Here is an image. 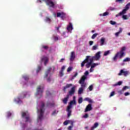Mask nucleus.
<instances>
[{
  "label": "nucleus",
  "mask_w": 130,
  "mask_h": 130,
  "mask_svg": "<svg viewBox=\"0 0 130 130\" xmlns=\"http://www.w3.org/2000/svg\"><path fill=\"white\" fill-rule=\"evenodd\" d=\"M45 2L48 5V6H50V7H51L52 8H53V7H54V3H53L51 1L48 0V1Z\"/></svg>",
  "instance_id": "a211bd4d"
},
{
  "label": "nucleus",
  "mask_w": 130,
  "mask_h": 130,
  "mask_svg": "<svg viewBox=\"0 0 130 130\" xmlns=\"http://www.w3.org/2000/svg\"><path fill=\"white\" fill-rule=\"evenodd\" d=\"M129 6H130V3H128L125 6V8L120 12L119 14L116 15V17H117L119 16H122V15H124L129 10Z\"/></svg>",
  "instance_id": "7ed1b4c3"
},
{
  "label": "nucleus",
  "mask_w": 130,
  "mask_h": 130,
  "mask_svg": "<svg viewBox=\"0 0 130 130\" xmlns=\"http://www.w3.org/2000/svg\"><path fill=\"white\" fill-rule=\"evenodd\" d=\"M73 86L72 84H67L66 86L63 87V91H67V89L70 88Z\"/></svg>",
  "instance_id": "4be33fe9"
},
{
  "label": "nucleus",
  "mask_w": 130,
  "mask_h": 130,
  "mask_svg": "<svg viewBox=\"0 0 130 130\" xmlns=\"http://www.w3.org/2000/svg\"><path fill=\"white\" fill-rule=\"evenodd\" d=\"M86 79H87V77L85 75L83 76L79 80V83H85V80H86Z\"/></svg>",
  "instance_id": "6ab92c4d"
},
{
  "label": "nucleus",
  "mask_w": 130,
  "mask_h": 130,
  "mask_svg": "<svg viewBox=\"0 0 130 130\" xmlns=\"http://www.w3.org/2000/svg\"><path fill=\"white\" fill-rule=\"evenodd\" d=\"M54 114H56V110H55L52 113V115H54Z\"/></svg>",
  "instance_id": "e2e57ef3"
},
{
  "label": "nucleus",
  "mask_w": 130,
  "mask_h": 130,
  "mask_svg": "<svg viewBox=\"0 0 130 130\" xmlns=\"http://www.w3.org/2000/svg\"><path fill=\"white\" fill-rule=\"evenodd\" d=\"M93 43H94V42L93 41H90L89 42V44L91 46V45H93Z\"/></svg>",
  "instance_id": "13d9d810"
},
{
  "label": "nucleus",
  "mask_w": 130,
  "mask_h": 130,
  "mask_svg": "<svg viewBox=\"0 0 130 130\" xmlns=\"http://www.w3.org/2000/svg\"><path fill=\"white\" fill-rule=\"evenodd\" d=\"M59 74L60 77H62L63 76V71L60 70Z\"/></svg>",
  "instance_id": "864d4df0"
},
{
  "label": "nucleus",
  "mask_w": 130,
  "mask_h": 130,
  "mask_svg": "<svg viewBox=\"0 0 130 130\" xmlns=\"http://www.w3.org/2000/svg\"><path fill=\"white\" fill-rule=\"evenodd\" d=\"M50 71H51V68H49L48 70L46 72L44 78H47L48 77V75L50 74Z\"/></svg>",
  "instance_id": "aec40b11"
},
{
  "label": "nucleus",
  "mask_w": 130,
  "mask_h": 130,
  "mask_svg": "<svg viewBox=\"0 0 130 130\" xmlns=\"http://www.w3.org/2000/svg\"><path fill=\"white\" fill-rule=\"evenodd\" d=\"M125 49H126L125 47H123L121 48V50L120 51L121 52H124L123 51H125Z\"/></svg>",
  "instance_id": "3c124183"
},
{
  "label": "nucleus",
  "mask_w": 130,
  "mask_h": 130,
  "mask_svg": "<svg viewBox=\"0 0 130 130\" xmlns=\"http://www.w3.org/2000/svg\"><path fill=\"white\" fill-rule=\"evenodd\" d=\"M72 70H73V67H69L68 69H67V72L68 73H70V72H72Z\"/></svg>",
  "instance_id": "ea45409f"
},
{
  "label": "nucleus",
  "mask_w": 130,
  "mask_h": 130,
  "mask_svg": "<svg viewBox=\"0 0 130 130\" xmlns=\"http://www.w3.org/2000/svg\"><path fill=\"white\" fill-rule=\"evenodd\" d=\"M60 17L61 18H64V17H66V14H64L63 12H61Z\"/></svg>",
  "instance_id": "5fc2aeb1"
},
{
  "label": "nucleus",
  "mask_w": 130,
  "mask_h": 130,
  "mask_svg": "<svg viewBox=\"0 0 130 130\" xmlns=\"http://www.w3.org/2000/svg\"><path fill=\"white\" fill-rule=\"evenodd\" d=\"M89 99H90V98H85L84 99V101H87L88 102Z\"/></svg>",
  "instance_id": "052dcab7"
},
{
  "label": "nucleus",
  "mask_w": 130,
  "mask_h": 130,
  "mask_svg": "<svg viewBox=\"0 0 130 130\" xmlns=\"http://www.w3.org/2000/svg\"><path fill=\"white\" fill-rule=\"evenodd\" d=\"M114 95H115V91H113L112 92H111L110 97H112V96H114Z\"/></svg>",
  "instance_id": "603ef678"
},
{
  "label": "nucleus",
  "mask_w": 130,
  "mask_h": 130,
  "mask_svg": "<svg viewBox=\"0 0 130 130\" xmlns=\"http://www.w3.org/2000/svg\"><path fill=\"white\" fill-rule=\"evenodd\" d=\"M88 102L89 103H93V101H92L91 99H89V100H88Z\"/></svg>",
  "instance_id": "774afa93"
},
{
  "label": "nucleus",
  "mask_w": 130,
  "mask_h": 130,
  "mask_svg": "<svg viewBox=\"0 0 130 130\" xmlns=\"http://www.w3.org/2000/svg\"><path fill=\"white\" fill-rule=\"evenodd\" d=\"M119 31L116 32L115 35V36H116V37H118L119 36V34H120V33H121L122 32V29L121 28H119Z\"/></svg>",
  "instance_id": "b1692460"
},
{
  "label": "nucleus",
  "mask_w": 130,
  "mask_h": 130,
  "mask_svg": "<svg viewBox=\"0 0 130 130\" xmlns=\"http://www.w3.org/2000/svg\"><path fill=\"white\" fill-rule=\"evenodd\" d=\"M17 102V104H21V103H22V101H21V100L19 98H18Z\"/></svg>",
  "instance_id": "a18cd8bd"
},
{
  "label": "nucleus",
  "mask_w": 130,
  "mask_h": 130,
  "mask_svg": "<svg viewBox=\"0 0 130 130\" xmlns=\"http://www.w3.org/2000/svg\"><path fill=\"white\" fill-rule=\"evenodd\" d=\"M93 109V107H92V104H89L85 109V112H88V111H91Z\"/></svg>",
  "instance_id": "1a4fd4ad"
},
{
  "label": "nucleus",
  "mask_w": 130,
  "mask_h": 130,
  "mask_svg": "<svg viewBox=\"0 0 130 130\" xmlns=\"http://www.w3.org/2000/svg\"><path fill=\"white\" fill-rule=\"evenodd\" d=\"M83 117L84 118H88V117H89V115L86 113L83 116Z\"/></svg>",
  "instance_id": "6e6d98bb"
},
{
  "label": "nucleus",
  "mask_w": 130,
  "mask_h": 130,
  "mask_svg": "<svg viewBox=\"0 0 130 130\" xmlns=\"http://www.w3.org/2000/svg\"><path fill=\"white\" fill-rule=\"evenodd\" d=\"M118 55V57H119V58L121 59L122 58V57H123V56H124V52H121L120 51L119 52H118L116 53Z\"/></svg>",
  "instance_id": "4468645a"
},
{
  "label": "nucleus",
  "mask_w": 130,
  "mask_h": 130,
  "mask_svg": "<svg viewBox=\"0 0 130 130\" xmlns=\"http://www.w3.org/2000/svg\"><path fill=\"white\" fill-rule=\"evenodd\" d=\"M81 84V87L82 89H85L86 88V83L85 82H82V83H79Z\"/></svg>",
  "instance_id": "c85d7f7f"
},
{
  "label": "nucleus",
  "mask_w": 130,
  "mask_h": 130,
  "mask_svg": "<svg viewBox=\"0 0 130 130\" xmlns=\"http://www.w3.org/2000/svg\"><path fill=\"white\" fill-rule=\"evenodd\" d=\"M123 62H125L126 61H130V58L126 57L123 60Z\"/></svg>",
  "instance_id": "4c0bfd02"
},
{
  "label": "nucleus",
  "mask_w": 130,
  "mask_h": 130,
  "mask_svg": "<svg viewBox=\"0 0 130 130\" xmlns=\"http://www.w3.org/2000/svg\"><path fill=\"white\" fill-rule=\"evenodd\" d=\"M101 51H99L97 53H96V54H95V56H93L94 58V60H99V59L101 58Z\"/></svg>",
  "instance_id": "0eeeda50"
},
{
  "label": "nucleus",
  "mask_w": 130,
  "mask_h": 130,
  "mask_svg": "<svg viewBox=\"0 0 130 130\" xmlns=\"http://www.w3.org/2000/svg\"><path fill=\"white\" fill-rule=\"evenodd\" d=\"M75 92H76V87L75 86L72 87L71 90L69 92V95H74L75 94Z\"/></svg>",
  "instance_id": "f8f14e48"
},
{
  "label": "nucleus",
  "mask_w": 130,
  "mask_h": 130,
  "mask_svg": "<svg viewBox=\"0 0 130 130\" xmlns=\"http://www.w3.org/2000/svg\"><path fill=\"white\" fill-rule=\"evenodd\" d=\"M41 61L42 62V61H44V64L45 66H47V62H48V57L43 56L41 58Z\"/></svg>",
  "instance_id": "6e6552de"
},
{
  "label": "nucleus",
  "mask_w": 130,
  "mask_h": 130,
  "mask_svg": "<svg viewBox=\"0 0 130 130\" xmlns=\"http://www.w3.org/2000/svg\"><path fill=\"white\" fill-rule=\"evenodd\" d=\"M122 84V81H119L116 84H114V86H120Z\"/></svg>",
  "instance_id": "cd10ccee"
},
{
  "label": "nucleus",
  "mask_w": 130,
  "mask_h": 130,
  "mask_svg": "<svg viewBox=\"0 0 130 130\" xmlns=\"http://www.w3.org/2000/svg\"><path fill=\"white\" fill-rule=\"evenodd\" d=\"M64 69H66V67L64 66H62L61 71L63 72L64 71Z\"/></svg>",
  "instance_id": "338daca9"
},
{
  "label": "nucleus",
  "mask_w": 130,
  "mask_h": 130,
  "mask_svg": "<svg viewBox=\"0 0 130 130\" xmlns=\"http://www.w3.org/2000/svg\"><path fill=\"white\" fill-rule=\"evenodd\" d=\"M98 36V34L95 33L92 36H91V39H95Z\"/></svg>",
  "instance_id": "2f4dec72"
},
{
  "label": "nucleus",
  "mask_w": 130,
  "mask_h": 130,
  "mask_svg": "<svg viewBox=\"0 0 130 130\" xmlns=\"http://www.w3.org/2000/svg\"><path fill=\"white\" fill-rule=\"evenodd\" d=\"M118 57V56L117 54H116L115 55V56H114V57L113 58V60L114 61H117V58Z\"/></svg>",
  "instance_id": "bb28decb"
},
{
  "label": "nucleus",
  "mask_w": 130,
  "mask_h": 130,
  "mask_svg": "<svg viewBox=\"0 0 130 130\" xmlns=\"http://www.w3.org/2000/svg\"><path fill=\"white\" fill-rule=\"evenodd\" d=\"M128 95H129V92H126L124 93V95L125 96H128Z\"/></svg>",
  "instance_id": "69168bd1"
},
{
  "label": "nucleus",
  "mask_w": 130,
  "mask_h": 130,
  "mask_svg": "<svg viewBox=\"0 0 130 130\" xmlns=\"http://www.w3.org/2000/svg\"><path fill=\"white\" fill-rule=\"evenodd\" d=\"M99 64H98V63H91L90 67L91 68L94 69V68H95V67H97V66H99Z\"/></svg>",
  "instance_id": "a878e982"
},
{
  "label": "nucleus",
  "mask_w": 130,
  "mask_h": 130,
  "mask_svg": "<svg viewBox=\"0 0 130 130\" xmlns=\"http://www.w3.org/2000/svg\"><path fill=\"white\" fill-rule=\"evenodd\" d=\"M99 125V124L98 122H95L93 125L91 127V130H94L95 128H97V127Z\"/></svg>",
  "instance_id": "5701e85b"
},
{
  "label": "nucleus",
  "mask_w": 130,
  "mask_h": 130,
  "mask_svg": "<svg viewBox=\"0 0 130 130\" xmlns=\"http://www.w3.org/2000/svg\"><path fill=\"white\" fill-rule=\"evenodd\" d=\"M71 108L69 109V107H67V111L68 112V117H70L71 115H72V110H71Z\"/></svg>",
  "instance_id": "412c9836"
},
{
  "label": "nucleus",
  "mask_w": 130,
  "mask_h": 130,
  "mask_svg": "<svg viewBox=\"0 0 130 130\" xmlns=\"http://www.w3.org/2000/svg\"><path fill=\"white\" fill-rule=\"evenodd\" d=\"M124 92V91L122 89V90H118V94H119L120 95H122V94H123Z\"/></svg>",
  "instance_id": "a19ab883"
},
{
  "label": "nucleus",
  "mask_w": 130,
  "mask_h": 130,
  "mask_svg": "<svg viewBox=\"0 0 130 130\" xmlns=\"http://www.w3.org/2000/svg\"><path fill=\"white\" fill-rule=\"evenodd\" d=\"M73 122H71V125H70L68 127L69 130H72V128H73Z\"/></svg>",
  "instance_id": "de8ad7c7"
},
{
  "label": "nucleus",
  "mask_w": 130,
  "mask_h": 130,
  "mask_svg": "<svg viewBox=\"0 0 130 130\" xmlns=\"http://www.w3.org/2000/svg\"><path fill=\"white\" fill-rule=\"evenodd\" d=\"M83 91H84V88H82L81 87L79 88L78 93V95H81V94H82V93H83Z\"/></svg>",
  "instance_id": "393cba45"
},
{
  "label": "nucleus",
  "mask_w": 130,
  "mask_h": 130,
  "mask_svg": "<svg viewBox=\"0 0 130 130\" xmlns=\"http://www.w3.org/2000/svg\"><path fill=\"white\" fill-rule=\"evenodd\" d=\"M90 56H86L85 60L81 63V68H84L85 67V63L87 69H89L91 67V64L93 63V60H94V57L92 58Z\"/></svg>",
  "instance_id": "f257e3e1"
},
{
  "label": "nucleus",
  "mask_w": 130,
  "mask_h": 130,
  "mask_svg": "<svg viewBox=\"0 0 130 130\" xmlns=\"http://www.w3.org/2000/svg\"><path fill=\"white\" fill-rule=\"evenodd\" d=\"M67 30L68 32H71V33H72V31L73 30V24L72 23H69V25L67 26Z\"/></svg>",
  "instance_id": "ddd939ff"
},
{
  "label": "nucleus",
  "mask_w": 130,
  "mask_h": 130,
  "mask_svg": "<svg viewBox=\"0 0 130 130\" xmlns=\"http://www.w3.org/2000/svg\"><path fill=\"white\" fill-rule=\"evenodd\" d=\"M46 20V22H49V23H50V22L51 21V20L48 17H47L46 18V20Z\"/></svg>",
  "instance_id": "c03bdc74"
},
{
  "label": "nucleus",
  "mask_w": 130,
  "mask_h": 130,
  "mask_svg": "<svg viewBox=\"0 0 130 130\" xmlns=\"http://www.w3.org/2000/svg\"><path fill=\"white\" fill-rule=\"evenodd\" d=\"M98 49V44H96L92 47V50H96Z\"/></svg>",
  "instance_id": "7c9ffc66"
},
{
  "label": "nucleus",
  "mask_w": 130,
  "mask_h": 130,
  "mask_svg": "<svg viewBox=\"0 0 130 130\" xmlns=\"http://www.w3.org/2000/svg\"><path fill=\"white\" fill-rule=\"evenodd\" d=\"M93 71H94V69L93 68H91V67L89 70L90 73H93Z\"/></svg>",
  "instance_id": "680f3d73"
},
{
  "label": "nucleus",
  "mask_w": 130,
  "mask_h": 130,
  "mask_svg": "<svg viewBox=\"0 0 130 130\" xmlns=\"http://www.w3.org/2000/svg\"><path fill=\"white\" fill-rule=\"evenodd\" d=\"M60 25H59L58 27H56L57 31L58 32L59 31V28H60Z\"/></svg>",
  "instance_id": "0e129e2a"
},
{
  "label": "nucleus",
  "mask_w": 130,
  "mask_h": 130,
  "mask_svg": "<svg viewBox=\"0 0 130 130\" xmlns=\"http://www.w3.org/2000/svg\"><path fill=\"white\" fill-rule=\"evenodd\" d=\"M127 89H129V87L127 86H124L122 89L124 91Z\"/></svg>",
  "instance_id": "37998d69"
},
{
  "label": "nucleus",
  "mask_w": 130,
  "mask_h": 130,
  "mask_svg": "<svg viewBox=\"0 0 130 130\" xmlns=\"http://www.w3.org/2000/svg\"><path fill=\"white\" fill-rule=\"evenodd\" d=\"M109 53H110V51H109V50L106 51L104 53V56H106L108 55V54H109Z\"/></svg>",
  "instance_id": "72a5a7b5"
},
{
  "label": "nucleus",
  "mask_w": 130,
  "mask_h": 130,
  "mask_svg": "<svg viewBox=\"0 0 130 130\" xmlns=\"http://www.w3.org/2000/svg\"><path fill=\"white\" fill-rule=\"evenodd\" d=\"M76 55H75V52H71L70 60L73 61Z\"/></svg>",
  "instance_id": "dca6fc26"
},
{
  "label": "nucleus",
  "mask_w": 130,
  "mask_h": 130,
  "mask_svg": "<svg viewBox=\"0 0 130 130\" xmlns=\"http://www.w3.org/2000/svg\"><path fill=\"white\" fill-rule=\"evenodd\" d=\"M109 15V12H106L103 14V17H106V16H108Z\"/></svg>",
  "instance_id": "58836bf2"
},
{
  "label": "nucleus",
  "mask_w": 130,
  "mask_h": 130,
  "mask_svg": "<svg viewBox=\"0 0 130 130\" xmlns=\"http://www.w3.org/2000/svg\"><path fill=\"white\" fill-rule=\"evenodd\" d=\"M106 39L104 37H102L100 39V45L101 46H103L106 44V42H105Z\"/></svg>",
  "instance_id": "9b49d317"
},
{
  "label": "nucleus",
  "mask_w": 130,
  "mask_h": 130,
  "mask_svg": "<svg viewBox=\"0 0 130 130\" xmlns=\"http://www.w3.org/2000/svg\"><path fill=\"white\" fill-rule=\"evenodd\" d=\"M61 16V13L60 12H58L57 13V17H59Z\"/></svg>",
  "instance_id": "4d7b16f0"
},
{
  "label": "nucleus",
  "mask_w": 130,
  "mask_h": 130,
  "mask_svg": "<svg viewBox=\"0 0 130 130\" xmlns=\"http://www.w3.org/2000/svg\"><path fill=\"white\" fill-rule=\"evenodd\" d=\"M70 123V120H66L63 122V125H68Z\"/></svg>",
  "instance_id": "79ce46f5"
},
{
  "label": "nucleus",
  "mask_w": 130,
  "mask_h": 130,
  "mask_svg": "<svg viewBox=\"0 0 130 130\" xmlns=\"http://www.w3.org/2000/svg\"><path fill=\"white\" fill-rule=\"evenodd\" d=\"M22 117H25V121H29V120H30V116H29V113H28V112H23L22 114Z\"/></svg>",
  "instance_id": "423d86ee"
},
{
  "label": "nucleus",
  "mask_w": 130,
  "mask_h": 130,
  "mask_svg": "<svg viewBox=\"0 0 130 130\" xmlns=\"http://www.w3.org/2000/svg\"><path fill=\"white\" fill-rule=\"evenodd\" d=\"M129 71L121 70L118 75V76H124V77H127L128 76V75H129Z\"/></svg>",
  "instance_id": "20e7f679"
},
{
  "label": "nucleus",
  "mask_w": 130,
  "mask_h": 130,
  "mask_svg": "<svg viewBox=\"0 0 130 130\" xmlns=\"http://www.w3.org/2000/svg\"><path fill=\"white\" fill-rule=\"evenodd\" d=\"M42 48H43V49H45V50H47L49 47L48 46L43 45L42 46Z\"/></svg>",
  "instance_id": "f704fd0d"
},
{
  "label": "nucleus",
  "mask_w": 130,
  "mask_h": 130,
  "mask_svg": "<svg viewBox=\"0 0 130 130\" xmlns=\"http://www.w3.org/2000/svg\"><path fill=\"white\" fill-rule=\"evenodd\" d=\"M55 105L54 102H48L47 103V107H54Z\"/></svg>",
  "instance_id": "f3484780"
},
{
  "label": "nucleus",
  "mask_w": 130,
  "mask_h": 130,
  "mask_svg": "<svg viewBox=\"0 0 130 130\" xmlns=\"http://www.w3.org/2000/svg\"><path fill=\"white\" fill-rule=\"evenodd\" d=\"M70 98V95L67 94V96L64 98L62 102L64 104H68V101H69V99Z\"/></svg>",
  "instance_id": "2eb2a0df"
},
{
  "label": "nucleus",
  "mask_w": 130,
  "mask_h": 130,
  "mask_svg": "<svg viewBox=\"0 0 130 130\" xmlns=\"http://www.w3.org/2000/svg\"><path fill=\"white\" fill-rule=\"evenodd\" d=\"M76 104H77L76 100L71 101L69 103V105L67 107L70 109V108H72L73 105H76Z\"/></svg>",
  "instance_id": "9d476101"
},
{
  "label": "nucleus",
  "mask_w": 130,
  "mask_h": 130,
  "mask_svg": "<svg viewBox=\"0 0 130 130\" xmlns=\"http://www.w3.org/2000/svg\"><path fill=\"white\" fill-rule=\"evenodd\" d=\"M88 89L90 91H93V89H94V86H93V84L90 85L89 86Z\"/></svg>",
  "instance_id": "473e14b6"
},
{
  "label": "nucleus",
  "mask_w": 130,
  "mask_h": 130,
  "mask_svg": "<svg viewBox=\"0 0 130 130\" xmlns=\"http://www.w3.org/2000/svg\"><path fill=\"white\" fill-rule=\"evenodd\" d=\"M123 20H127V16L126 15H123L122 16Z\"/></svg>",
  "instance_id": "49530a36"
},
{
  "label": "nucleus",
  "mask_w": 130,
  "mask_h": 130,
  "mask_svg": "<svg viewBox=\"0 0 130 130\" xmlns=\"http://www.w3.org/2000/svg\"><path fill=\"white\" fill-rule=\"evenodd\" d=\"M44 107H45V104L44 103L42 102L40 108V110L38 109V112H39L40 111V114L38 116V119L40 120H42V118H43V114H44V111L45 110Z\"/></svg>",
  "instance_id": "f03ea898"
},
{
  "label": "nucleus",
  "mask_w": 130,
  "mask_h": 130,
  "mask_svg": "<svg viewBox=\"0 0 130 130\" xmlns=\"http://www.w3.org/2000/svg\"><path fill=\"white\" fill-rule=\"evenodd\" d=\"M110 24H111V25H116V22L113 21H112V20H111V21H110Z\"/></svg>",
  "instance_id": "8fccbe9b"
},
{
  "label": "nucleus",
  "mask_w": 130,
  "mask_h": 130,
  "mask_svg": "<svg viewBox=\"0 0 130 130\" xmlns=\"http://www.w3.org/2000/svg\"><path fill=\"white\" fill-rule=\"evenodd\" d=\"M109 10H110V11H114V10H116L115 8H113V7H109Z\"/></svg>",
  "instance_id": "bf43d9fd"
},
{
  "label": "nucleus",
  "mask_w": 130,
  "mask_h": 130,
  "mask_svg": "<svg viewBox=\"0 0 130 130\" xmlns=\"http://www.w3.org/2000/svg\"><path fill=\"white\" fill-rule=\"evenodd\" d=\"M116 3H119V4H123L124 0H115Z\"/></svg>",
  "instance_id": "c9c22d12"
},
{
  "label": "nucleus",
  "mask_w": 130,
  "mask_h": 130,
  "mask_svg": "<svg viewBox=\"0 0 130 130\" xmlns=\"http://www.w3.org/2000/svg\"><path fill=\"white\" fill-rule=\"evenodd\" d=\"M40 71H41V67L38 66V69L37 70V73H39V72H40Z\"/></svg>",
  "instance_id": "09e8293b"
},
{
  "label": "nucleus",
  "mask_w": 130,
  "mask_h": 130,
  "mask_svg": "<svg viewBox=\"0 0 130 130\" xmlns=\"http://www.w3.org/2000/svg\"><path fill=\"white\" fill-rule=\"evenodd\" d=\"M23 78L25 80V81H28V80H29V76L27 75L23 76Z\"/></svg>",
  "instance_id": "e433bc0d"
},
{
  "label": "nucleus",
  "mask_w": 130,
  "mask_h": 130,
  "mask_svg": "<svg viewBox=\"0 0 130 130\" xmlns=\"http://www.w3.org/2000/svg\"><path fill=\"white\" fill-rule=\"evenodd\" d=\"M78 101L79 104H81V103H83V98H82V97L79 98L78 99Z\"/></svg>",
  "instance_id": "c756f323"
},
{
  "label": "nucleus",
  "mask_w": 130,
  "mask_h": 130,
  "mask_svg": "<svg viewBox=\"0 0 130 130\" xmlns=\"http://www.w3.org/2000/svg\"><path fill=\"white\" fill-rule=\"evenodd\" d=\"M44 89V86L43 85H40L38 86L37 88V95H39V94H42V93H43Z\"/></svg>",
  "instance_id": "39448f33"
}]
</instances>
